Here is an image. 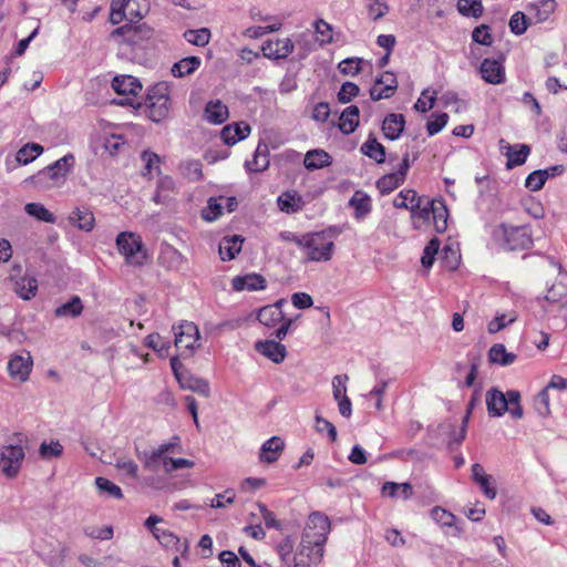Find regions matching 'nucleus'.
Listing matches in <instances>:
<instances>
[{
    "label": "nucleus",
    "mask_w": 567,
    "mask_h": 567,
    "mask_svg": "<svg viewBox=\"0 0 567 567\" xmlns=\"http://www.w3.org/2000/svg\"><path fill=\"white\" fill-rule=\"evenodd\" d=\"M362 62L363 60L360 58H348L339 63L338 69L342 74L353 76L360 72Z\"/></svg>",
    "instance_id": "obj_64"
},
{
    "label": "nucleus",
    "mask_w": 567,
    "mask_h": 567,
    "mask_svg": "<svg viewBox=\"0 0 567 567\" xmlns=\"http://www.w3.org/2000/svg\"><path fill=\"white\" fill-rule=\"evenodd\" d=\"M398 89L396 76L392 72H384L375 80L370 89V96L373 101L391 97Z\"/></svg>",
    "instance_id": "obj_13"
},
{
    "label": "nucleus",
    "mask_w": 567,
    "mask_h": 567,
    "mask_svg": "<svg viewBox=\"0 0 567 567\" xmlns=\"http://www.w3.org/2000/svg\"><path fill=\"white\" fill-rule=\"evenodd\" d=\"M116 246L125 261L132 266H142L147 259V251L141 236L131 231L120 233L116 237Z\"/></svg>",
    "instance_id": "obj_6"
},
{
    "label": "nucleus",
    "mask_w": 567,
    "mask_h": 567,
    "mask_svg": "<svg viewBox=\"0 0 567 567\" xmlns=\"http://www.w3.org/2000/svg\"><path fill=\"white\" fill-rule=\"evenodd\" d=\"M349 206L353 208V217L357 220H363L372 210V199L363 190H355L349 200Z\"/></svg>",
    "instance_id": "obj_23"
},
{
    "label": "nucleus",
    "mask_w": 567,
    "mask_h": 567,
    "mask_svg": "<svg viewBox=\"0 0 567 567\" xmlns=\"http://www.w3.org/2000/svg\"><path fill=\"white\" fill-rule=\"evenodd\" d=\"M63 453V446L58 441H52L50 443L42 442L39 447V454L44 460H51L53 457H59Z\"/></svg>",
    "instance_id": "obj_58"
},
{
    "label": "nucleus",
    "mask_w": 567,
    "mask_h": 567,
    "mask_svg": "<svg viewBox=\"0 0 567 567\" xmlns=\"http://www.w3.org/2000/svg\"><path fill=\"white\" fill-rule=\"evenodd\" d=\"M567 295V272L559 271L554 282L548 287L545 298L557 302Z\"/></svg>",
    "instance_id": "obj_37"
},
{
    "label": "nucleus",
    "mask_w": 567,
    "mask_h": 567,
    "mask_svg": "<svg viewBox=\"0 0 567 567\" xmlns=\"http://www.w3.org/2000/svg\"><path fill=\"white\" fill-rule=\"evenodd\" d=\"M184 39L197 47H205L209 43L212 38V32L208 28H200L196 30H186L183 34Z\"/></svg>",
    "instance_id": "obj_48"
},
{
    "label": "nucleus",
    "mask_w": 567,
    "mask_h": 567,
    "mask_svg": "<svg viewBox=\"0 0 567 567\" xmlns=\"http://www.w3.org/2000/svg\"><path fill=\"white\" fill-rule=\"evenodd\" d=\"M150 12L148 0H131L128 7V20L140 21Z\"/></svg>",
    "instance_id": "obj_53"
},
{
    "label": "nucleus",
    "mask_w": 567,
    "mask_h": 567,
    "mask_svg": "<svg viewBox=\"0 0 567 567\" xmlns=\"http://www.w3.org/2000/svg\"><path fill=\"white\" fill-rule=\"evenodd\" d=\"M405 125V120L402 114L391 113L385 116L382 131L384 136L391 141L398 140L402 134Z\"/></svg>",
    "instance_id": "obj_26"
},
{
    "label": "nucleus",
    "mask_w": 567,
    "mask_h": 567,
    "mask_svg": "<svg viewBox=\"0 0 567 567\" xmlns=\"http://www.w3.org/2000/svg\"><path fill=\"white\" fill-rule=\"evenodd\" d=\"M332 164L331 155L324 150L316 148L305 155L303 165L309 171L328 167Z\"/></svg>",
    "instance_id": "obj_27"
},
{
    "label": "nucleus",
    "mask_w": 567,
    "mask_h": 567,
    "mask_svg": "<svg viewBox=\"0 0 567 567\" xmlns=\"http://www.w3.org/2000/svg\"><path fill=\"white\" fill-rule=\"evenodd\" d=\"M457 10L464 17L478 18L483 13L482 0H458Z\"/></svg>",
    "instance_id": "obj_50"
},
{
    "label": "nucleus",
    "mask_w": 567,
    "mask_h": 567,
    "mask_svg": "<svg viewBox=\"0 0 567 567\" xmlns=\"http://www.w3.org/2000/svg\"><path fill=\"white\" fill-rule=\"evenodd\" d=\"M405 178L402 173L393 172L382 176L378 182L377 186L381 194H389L404 183Z\"/></svg>",
    "instance_id": "obj_45"
},
{
    "label": "nucleus",
    "mask_w": 567,
    "mask_h": 567,
    "mask_svg": "<svg viewBox=\"0 0 567 567\" xmlns=\"http://www.w3.org/2000/svg\"><path fill=\"white\" fill-rule=\"evenodd\" d=\"M440 249V240L437 238H433L429 241L423 250V255L421 258L422 266L425 268H430L433 262L435 255L439 254Z\"/></svg>",
    "instance_id": "obj_60"
},
{
    "label": "nucleus",
    "mask_w": 567,
    "mask_h": 567,
    "mask_svg": "<svg viewBox=\"0 0 567 567\" xmlns=\"http://www.w3.org/2000/svg\"><path fill=\"white\" fill-rule=\"evenodd\" d=\"M381 493L383 496H388L391 498L398 497L404 501L410 499L413 495V487L410 483H395V482H386L383 484L381 488Z\"/></svg>",
    "instance_id": "obj_33"
},
{
    "label": "nucleus",
    "mask_w": 567,
    "mask_h": 567,
    "mask_svg": "<svg viewBox=\"0 0 567 567\" xmlns=\"http://www.w3.org/2000/svg\"><path fill=\"white\" fill-rule=\"evenodd\" d=\"M231 286L236 291H256L266 288V280L261 275L251 272L244 276H236L233 278Z\"/></svg>",
    "instance_id": "obj_21"
},
{
    "label": "nucleus",
    "mask_w": 567,
    "mask_h": 567,
    "mask_svg": "<svg viewBox=\"0 0 567 567\" xmlns=\"http://www.w3.org/2000/svg\"><path fill=\"white\" fill-rule=\"evenodd\" d=\"M83 311V303L79 296H73L68 302L59 306L54 310L58 318H76Z\"/></svg>",
    "instance_id": "obj_41"
},
{
    "label": "nucleus",
    "mask_w": 567,
    "mask_h": 567,
    "mask_svg": "<svg viewBox=\"0 0 567 567\" xmlns=\"http://www.w3.org/2000/svg\"><path fill=\"white\" fill-rule=\"evenodd\" d=\"M368 12L372 20H379L389 12V6L384 0H368Z\"/></svg>",
    "instance_id": "obj_63"
},
{
    "label": "nucleus",
    "mask_w": 567,
    "mask_h": 567,
    "mask_svg": "<svg viewBox=\"0 0 567 567\" xmlns=\"http://www.w3.org/2000/svg\"><path fill=\"white\" fill-rule=\"evenodd\" d=\"M489 361L502 367L511 365L516 360V354L507 352L502 343L494 344L488 352Z\"/></svg>",
    "instance_id": "obj_42"
},
{
    "label": "nucleus",
    "mask_w": 567,
    "mask_h": 567,
    "mask_svg": "<svg viewBox=\"0 0 567 567\" xmlns=\"http://www.w3.org/2000/svg\"><path fill=\"white\" fill-rule=\"evenodd\" d=\"M556 7L557 3L555 0H538L530 3L527 8L529 22L543 23L547 21L556 10Z\"/></svg>",
    "instance_id": "obj_18"
},
{
    "label": "nucleus",
    "mask_w": 567,
    "mask_h": 567,
    "mask_svg": "<svg viewBox=\"0 0 567 567\" xmlns=\"http://www.w3.org/2000/svg\"><path fill=\"white\" fill-rule=\"evenodd\" d=\"M249 172H262L269 166V150L266 144H259L251 161L245 163Z\"/></svg>",
    "instance_id": "obj_34"
},
{
    "label": "nucleus",
    "mask_w": 567,
    "mask_h": 567,
    "mask_svg": "<svg viewBox=\"0 0 567 567\" xmlns=\"http://www.w3.org/2000/svg\"><path fill=\"white\" fill-rule=\"evenodd\" d=\"M548 178H549V171H543V169L534 171L527 176V178L525 181V186H526V188H528L532 192H537L544 187V185Z\"/></svg>",
    "instance_id": "obj_54"
},
{
    "label": "nucleus",
    "mask_w": 567,
    "mask_h": 567,
    "mask_svg": "<svg viewBox=\"0 0 567 567\" xmlns=\"http://www.w3.org/2000/svg\"><path fill=\"white\" fill-rule=\"evenodd\" d=\"M28 437L23 433H13L0 445V471L9 480L16 478L25 458Z\"/></svg>",
    "instance_id": "obj_1"
},
{
    "label": "nucleus",
    "mask_w": 567,
    "mask_h": 567,
    "mask_svg": "<svg viewBox=\"0 0 567 567\" xmlns=\"http://www.w3.org/2000/svg\"><path fill=\"white\" fill-rule=\"evenodd\" d=\"M530 153V148L526 144H516L512 150L505 152V156L507 157L506 167L512 169L513 167L523 165L528 155Z\"/></svg>",
    "instance_id": "obj_40"
},
{
    "label": "nucleus",
    "mask_w": 567,
    "mask_h": 567,
    "mask_svg": "<svg viewBox=\"0 0 567 567\" xmlns=\"http://www.w3.org/2000/svg\"><path fill=\"white\" fill-rule=\"evenodd\" d=\"M285 449V441L280 436L268 439L260 447L259 461L271 464L276 462Z\"/></svg>",
    "instance_id": "obj_20"
},
{
    "label": "nucleus",
    "mask_w": 567,
    "mask_h": 567,
    "mask_svg": "<svg viewBox=\"0 0 567 567\" xmlns=\"http://www.w3.org/2000/svg\"><path fill=\"white\" fill-rule=\"evenodd\" d=\"M483 80L491 84H501L505 81V69L495 59H484L480 68Z\"/></svg>",
    "instance_id": "obj_16"
},
{
    "label": "nucleus",
    "mask_w": 567,
    "mask_h": 567,
    "mask_svg": "<svg viewBox=\"0 0 567 567\" xmlns=\"http://www.w3.org/2000/svg\"><path fill=\"white\" fill-rule=\"evenodd\" d=\"M145 346L155 351L161 358H165L168 355L169 343L158 334L151 333L145 338Z\"/></svg>",
    "instance_id": "obj_51"
},
{
    "label": "nucleus",
    "mask_w": 567,
    "mask_h": 567,
    "mask_svg": "<svg viewBox=\"0 0 567 567\" xmlns=\"http://www.w3.org/2000/svg\"><path fill=\"white\" fill-rule=\"evenodd\" d=\"M284 300H278L274 305L265 306L259 309L257 320L265 327L272 328L281 323L276 330L275 336L278 340H284L288 333L292 319H286L281 310Z\"/></svg>",
    "instance_id": "obj_8"
},
{
    "label": "nucleus",
    "mask_w": 567,
    "mask_h": 567,
    "mask_svg": "<svg viewBox=\"0 0 567 567\" xmlns=\"http://www.w3.org/2000/svg\"><path fill=\"white\" fill-rule=\"evenodd\" d=\"M324 545L316 540L300 539V544L296 550V567H316L324 555Z\"/></svg>",
    "instance_id": "obj_11"
},
{
    "label": "nucleus",
    "mask_w": 567,
    "mask_h": 567,
    "mask_svg": "<svg viewBox=\"0 0 567 567\" xmlns=\"http://www.w3.org/2000/svg\"><path fill=\"white\" fill-rule=\"evenodd\" d=\"M202 163L198 159H189L181 164L182 174L192 182L202 179Z\"/></svg>",
    "instance_id": "obj_52"
},
{
    "label": "nucleus",
    "mask_w": 567,
    "mask_h": 567,
    "mask_svg": "<svg viewBox=\"0 0 567 567\" xmlns=\"http://www.w3.org/2000/svg\"><path fill=\"white\" fill-rule=\"evenodd\" d=\"M177 445L178 444L176 442L164 443L156 450L143 453L140 458L146 470L157 472L161 465L164 467V457H166L167 453L173 451Z\"/></svg>",
    "instance_id": "obj_15"
},
{
    "label": "nucleus",
    "mask_w": 567,
    "mask_h": 567,
    "mask_svg": "<svg viewBox=\"0 0 567 567\" xmlns=\"http://www.w3.org/2000/svg\"><path fill=\"white\" fill-rule=\"evenodd\" d=\"M146 105L153 122H161L168 116L171 104L167 83L159 82L148 90Z\"/></svg>",
    "instance_id": "obj_7"
},
{
    "label": "nucleus",
    "mask_w": 567,
    "mask_h": 567,
    "mask_svg": "<svg viewBox=\"0 0 567 567\" xmlns=\"http://www.w3.org/2000/svg\"><path fill=\"white\" fill-rule=\"evenodd\" d=\"M494 239L506 250H523L532 246V233L526 226L502 224L493 233Z\"/></svg>",
    "instance_id": "obj_5"
},
{
    "label": "nucleus",
    "mask_w": 567,
    "mask_h": 567,
    "mask_svg": "<svg viewBox=\"0 0 567 567\" xmlns=\"http://www.w3.org/2000/svg\"><path fill=\"white\" fill-rule=\"evenodd\" d=\"M95 485H96L97 489L100 491V493L107 494L109 496H111L113 498H117V499L123 497V493H122V489L120 488V486H117L116 484H114L113 482H111L107 478L96 477Z\"/></svg>",
    "instance_id": "obj_57"
},
{
    "label": "nucleus",
    "mask_w": 567,
    "mask_h": 567,
    "mask_svg": "<svg viewBox=\"0 0 567 567\" xmlns=\"http://www.w3.org/2000/svg\"><path fill=\"white\" fill-rule=\"evenodd\" d=\"M223 212L221 204L217 198H209L207 206L202 210V217L207 221L216 220Z\"/></svg>",
    "instance_id": "obj_61"
},
{
    "label": "nucleus",
    "mask_w": 567,
    "mask_h": 567,
    "mask_svg": "<svg viewBox=\"0 0 567 567\" xmlns=\"http://www.w3.org/2000/svg\"><path fill=\"white\" fill-rule=\"evenodd\" d=\"M277 204L281 212L291 214L302 208V198L296 193L287 192L278 197Z\"/></svg>",
    "instance_id": "obj_43"
},
{
    "label": "nucleus",
    "mask_w": 567,
    "mask_h": 567,
    "mask_svg": "<svg viewBox=\"0 0 567 567\" xmlns=\"http://www.w3.org/2000/svg\"><path fill=\"white\" fill-rule=\"evenodd\" d=\"M486 405L488 413L492 416H501L508 409V402L505 400V394L496 389L487 391Z\"/></svg>",
    "instance_id": "obj_30"
},
{
    "label": "nucleus",
    "mask_w": 567,
    "mask_h": 567,
    "mask_svg": "<svg viewBox=\"0 0 567 567\" xmlns=\"http://www.w3.org/2000/svg\"><path fill=\"white\" fill-rule=\"evenodd\" d=\"M250 133V126L244 122L234 125H226L221 130V140L227 145H234L247 137Z\"/></svg>",
    "instance_id": "obj_29"
},
{
    "label": "nucleus",
    "mask_w": 567,
    "mask_h": 567,
    "mask_svg": "<svg viewBox=\"0 0 567 567\" xmlns=\"http://www.w3.org/2000/svg\"><path fill=\"white\" fill-rule=\"evenodd\" d=\"M361 152L378 164L384 163L385 161V148L372 134L369 135L368 140L361 145Z\"/></svg>",
    "instance_id": "obj_38"
},
{
    "label": "nucleus",
    "mask_w": 567,
    "mask_h": 567,
    "mask_svg": "<svg viewBox=\"0 0 567 567\" xmlns=\"http://www.w3.org/2000/svg\"><path fill=\"white\" fill-rule=\"evenodd\" d=\"M42 153L43 147L40 144L28 143L17 152L16 159L19 164L27 165L33 162Z\"/></svg>",
    "instance_id": "obj_44"
},
{
    "label": "nucleus",
    "mask_w": 567,
    "mask_h": 567,
    "mask_svg": "<svg viewBox=\"0 0 567 567\" xmlns=\"http://www.w3.org/2000/svg\"><path fill=\"white\" fill-rule=\"evenodd\" d=\"M255 349L275 363L282 362L287 355L286 347L275 340L257 341Z\"/></svg>",
    "instance_id": "obj_17"
},
{
    "label": "nucleus",
    "mask_w": 567,
    "mask_h": 567,
    "mask_svg": "<svg viewBox=\"0 0 567 567\" xmlns=\"http://www.w3.org/2000/svg\"><path fill=\"white\" fill-rule=\"evenodd\" d=\"M177 382L183 390L196 392L204 398H208L210 394L209 383L206 380L197 378L188 372L177 374Z\"/></svg>",
    "instance_id": "obj_22"
},
{
    "label": "nucleus",
    "mask_w": 567,
    "mask_h": 567,
    "mask_svg": "<svg viewBox=\"0 0 567 567\" xmlns=\"http://www.w3.org/2000/svg\"><path fill=\"white\" fill-rule=\"evenodd\" d=\"M24 210L29 216L44 223H54L55 216L40 203H28Z\"/></svg>",
    "instance_id": "obj_49"
},
{
    "label": "nucleus",
    "mask_w": 567,
    "mask_h": 567,
    "mask_svg": "<svg viewBox=\"0 0 567 567\" xmlns=\"http://www.w3.org/2000/svg\"><path fill=\"white\" fill-rule=\"evenodd\" d=\"M175 333V346L177 349H184L189 353L199 347V330L194 322L183 321L178 327H173Z\"/></svg>",
    "instance_id": "obj_12"
},
{
    "label": "nucleus",
    "mask_w": 567,
    "mask_h": 567,
    "mask_svg": "<svg viewBox=\"0 0 567 567\" xmlns=\"http://www.w3.org/2000/svg\"><path fill=\"white\" fill-rule=\"evenodd\" d=\"M360 111L357 105H350L346 107L339 117V130L349 135L355 131L359 125Z\"/></svg>",
    "instance_id": "obj_28"
},
{
    "label": "nucleus",
    "mask_w": 567,
    "mask_h": 567,
    "mask_svg": "<svg viewBox=\"0 0 567 567\" xmlns=\"http://www.w3.org/2000/svg\"><path fill=\"white\" fill-rule=\"evenodd\" d=\"M243 243L244 239L238 235L224 237L218 248L220 258L224 261L234 259L240 252Z\"/></svg>",
    "instance_id": "obj_32"
},
{
    "label": "nucleus",
    "mask_w": 567,
    "mask_h": 567,
    "mask_svg": "<svg viewBox=\"0 0 567 567\" xmlns=\"http://www.w3.org/2000/svg\"><path fill=\"white\" fill-rule=\"evenodd\" d=\"M153 37V29L146 24H140L133 27L131 24H124L116 28L110 34V38L115 41L118 45L121 54H127L130 48L142 47L144 42L148 41Z\"/></svg>",
    "instance_id": "obj_4"
},
{
    "label": "nucleus",
    "mask_w": 567,
    "mask_h": 567,
    "mask_svg": "<svg viewBox=\"0 0 567 567\" xmlns=\"http://www.w3.org/2000/svg\"><path fill=\"white\" fill-rule=\"evenodd\" d=\"M69 223L83 231H91L95 225V217L87 207H75L68 217Z\"/></svg>",
    "instance_id": "obj_19"
},
{
    "label": "nucleus",
    "mask_w": 567,
    "mask_h": 567,
    "mask_svg": "<svg viewBox=\"0 0 567 567\" xmlns=\"http://www.w3.org/2000/svg\"><path fill=\"white\" fill-rule=\"evenodd\" d=\"M75 164V158L72 154H66L54 163L39 171L35 175L25 179L39 190H49L62 186L69 173Z\"/></svg>",
    "instance_id": "obj_2"
},
{
    "label": "nucleus",
    "mask_w": 567,
    "mask_h": 567,
    "mask_svg": "<svg viewBox=\"0 0 567 567\" xmlns=\"http://www.w3.org/2000/svg\"><path fill=\"white\" fill-rule=\"evenodd\" d=\"M505 400L508 402L507 411L515 419H520L523 416V409L519 404L520 394L517 391H508L505 394Z\"/></svg>",
    "instance_id": "obj_62"
},
{
    "label": "nucleus",
    "mask_w": 567,
    "mask_h": 567,
    "mask_svg": "<svg viewBox=\"0 0 567 567\" xmlns=\"http://www.w3.org/2000/svg\"><path fill=\"white\" fill-rule=\"evenodd\" d=\"M330 530L329 517L324 513L316 511L308 516L301 537L326 544Z\"/></svg>",
    "instance_id": "obj_9"
},
{
    "label": "nucleus",
    "mask_w": 567,
    "mask_h": 567,
    "mask_svg": "<svg viewBox=\"0 0 567 567\" xmlns=\"http://www.w3.org/2000/svg\"><path fill=\"white\" fill-rule=\"evenodd\" d=\"M158 259L168 269H178L184 264L183 255L171 245L162 246Z\"/></svg>",
    "instance_id": "obj_35"
},
{
    "label": "nucleus",
    "mask_w": 567,
    "mask_h": 567,
    "mask_svg": "<svg viewBox=\"0 0 567 567\" xmlns=\"http://www.w3.org/2000/svg\"><path fill=\"white\" fill-rule=\"evenodd\" d=\"M423 199L417 196L413 189L401 190L393 200V205L396 208L411 209L417 207V203H422Z\"/></svg>",
    "instance_id": "obj_46"
},
{
    "label": "nucleus",
    "mask_w": 567,
    "mask_h": 567,
    "mask_svg": "<svg viewBox=\"0 0 567 567\" xmlns=\"http://www.w3.org/2000/svg\"><path fill=\"white\" fill-rule=\"evenodd\" d=\"M228 116V107L219 100L206 104L204 117L207 122L218 125L224 123Z\"/></svg>",
    "instance_id": "obj_31"
},
{
    "label": "nucleus",
    "mask_w": 567,
    "mask_h": 567,
    "mask_svg": "<svg viewBox=\"0 0 567 567\" xmlns=\"http://www.w3.org/2000/svg\"><path fill=\"white\" fill-rule=\"evenodd\" d=\"M14 291L20 298L30 300L37 295L38 281L33 276L24 275L16 280Z\"/></svg>",
    "instance_id": "obj_36"
},
{
    "label": "nucleus",
    "mask_w": 567,
    "mask_h": 567,
    "mask_svg": "<svg viewBox=\"0 0 567 567\" xmlns=\"http://www.w3.org/2000/svg\"><path fill=\"white\" fill-rule=\"evenodd\" d=\"M175 194L176 185L174 179L169 176H162L157 181L153 202L157 205H166L173 199Z\"/></svg>",
    "instance_id": "obj_24"
},
{
    "label": "nucleus",
    "mask_w": 567,
    "mask_h": 567,
    "mask_svg": "<svg viewBox=\"0 0 567 567\" xmlns=\"http://www.w3.org/2000/svg\"><path fill=\"white\" fill-rule=\"evenodd\" d=\"M202 64V60L198 56H187L172 66V74L175 78H183L193 74Z\"/></svg>",
    "instance_id": "obj_39"
},
{
    "label": "nucleus",
    "mask_w": 567,
    "mask_h": 567,
    "mask_svg": "<svg viewBox=\"0 0 567 567\" xmlns=\"http://www.w3.org/2000/svg\"><path fill=\"white\" fill-rule=\"evenodd\" d=\"M33 369V358L28 350H20L9 357L7 371L9 377L19 383H24L30 379Z\"/></svg>",
    "instance_id": "obj_10"
},
{
    "label": "nucleus",
    "mask_w": 567,
    "mask_h": 567,
    "mask_svg": "<svg viewBox=\"0 0 567 567\" xmlns=\"http://www.w3.org/2000/svg\"><path fill=\"white\" fill-rule=\"evenodd\" d=\"M112 87L120 95L135 96L142 90V84L132 75H117L112 81Z\"/></svg>",
    "instance_id": "obj_25"
},
{
    "label": "nucleus",
    "mask_w": 567,
    "mask_h": 567,
    "mask_svg": "<svg viewBox=\"0 0 567 567\" xmlns=\"http://www.w3.org/2000/svg\"><path fill=\"white\" fill-rule=\"evenodd\" d=\"M299 247L310 261H329L334 251V243L327 231L309 233L303 235Z\"/></svg>",
    "instance_id": "obj_3"
},
{
    "label": "nucleus",
    "mask_w": 567,
    "mask_h": 567,
    "mask_svg": "<svg viewBox=\"0 0 567 567\" xmlns=\"http://www.w3.org/2000/svg\"><path fill=\"white\" fill-rule=\"evenodd\" d=\"M431 518L443 527H453L456 522V517L451 512L440 506L432 508Z\"/></svg>",
    "instance_id": "obj_56"
},
{
    "label": "nucleus",
    "mask_w": 567,
    "mask_h": 567,
    "mask_svg": "<svg viewBox=\"0 0 567 567\" xmlns=\"http://www.w3.org/2000/svg\"><path fill=\"white\" fill-rule=\"evenodd\" d=\"M317 40L321 45L331 43L333 40L332 27L322 19L316 20L313 23Z\"/></svg>",
    "instance_id": "obj_55"
},
{
    "label": "nucleus",
    "mask_w": 567,
    "mask_h": 567,
    "mask_svg": "<svg viewBox=\"0 0 567 567\" xmlns=\"http://www.w3.org/2000/svg\"><path fill=\"white\" fill-rule=\"evenodd\" d=\"M529 17L525 13L517 11L509 19V29L516 35L525 33L528 27Z\"/></svg>",
    "instance_id": "obj_59"
},
{
    "label": "nucleus",
    "mask_w": 567,
    "mask_h": 567,
    "mask_svg": "<svg viewBox=\"0 0 567 567\" xmlns=\"http://www.w3.org/2000/svg\"><path fill=\"white\" fill-rule=\"evenodd\" d=\"M280 560L287 567H296V553L293 554V540L290 537L284 538L277 546Z\"/></svg>",
    "instance_id": "obj_47"
},
{
    "label": "nucleus",
    "mask_w": 567,
    "mask_h": 567,
    "mask_svg": "<svg viewBox=\"0 0 567 567\" xmlns=\"http://www.w3.org/2000/svg\"><path fill=\"white\" fill-rule=\"evenodd\" d=\"M293 42L289 39H276L266 41L261 51L268 59L279 60L288 58L293 51Z\"/></svg>",
    "instance_id": "obj_14"
}]
</instances>
